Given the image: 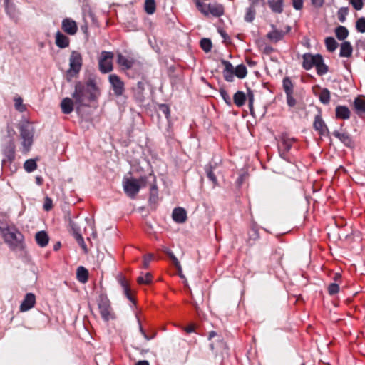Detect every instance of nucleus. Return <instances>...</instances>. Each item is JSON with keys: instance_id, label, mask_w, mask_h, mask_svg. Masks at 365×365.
Masks as SVG:
<instances>
[{"instance_id": "nucleus-1", "label": "nucleus", "mask_w": 365, "mask_h": 365, "mask_svg": "<svg viewBox=\"0 0 365 365\" xmlns=\"http://www.w3.org/2000/svg\"><path fill=\"white\" fill-rule=\"evenodd\" d=\"M101 95V90L94 77H90L85 81H77L75 83L72 98L78 109L83 107H91L97 103Z\"/></svg>"}, {"instance_id": "nucleus-2", "label": "nucleus", "mask_w": 365, "mask_h": 365, "mask_svg": "<svg viewBox=\"0 0 365 365\" xmlns=\"http://www.w3.org/2000/svg\"><path fill=\"white\" fill-rule=\"evenodd\" d=\"M0 232L11 250L25 252L24 236L15 226L0 227Z\"/></svg>"}, {"instance_id": "nucleus-3", "label": "nucleus", "mask_w": 365, "mask_h": 365, "mask_svg": "<svg viewBox=\"0 0 365 365\" xmlns=\"http://www.w3.org/2000/svg\"><path fill=\"white\" fill-rule=\"evenodd\" d=\"M148 177L144 175L139 178H127L123 180V187L125 193L130 198H134L141 187L147 185Z\"/></svg>"}, {"instance_id": "nucleus-4", "label": "nucleus", "mask_w": 365, "mask_h": 365, "mask_svg": "<svg viewBox=\"0 0 365 365\" xmlns=\"http://www.w3.org/2000/svg\"><path fill=\"white\" fill-rule=\"evenodd\" d=\"M221 63L224 66L222 75L224 79L227 82H232L234 81V76L239 78H244L247 74V70L244 64H240L235 68L232 64L225 59L221 60Z\"/></svg>"}, {"instance_id": "nucleus-5", "label": "nucleus", "mask_w": 365, "mask_h": 365, "mask_svg": "<svg viewBox=\"0 0 365 365\" xmlns=\"http://www.w3.org/2000/svg\"><path fill=\"white\" fill-rule=\"evenodd\" d=\"M18 128L21 140V152L23 153H27L31 150L34 143V129L29 123L20 124Z\"/></svg>"}, {"instance_id": "nucleus-6", "label": "nucleus", "mask_w": 365, "mask_h": 365, "mask_svg": "<svg viewBox=\"0 0 365 365\" xmlns=\"http://www.w3.org/2000/svg\"><path fill=\"white\" fill-rule=\"evenodd\" d=\"M297 141V139L291 136L287 133H282L279 136V145L278 150L281 158L285 160L290 162L289 157V152L294 146V144Z\"/></svg>"}, {"instance_id": "nucleus-7", "label": "nucleus", "mask_w": 365, "mask_h": 365, "mask_svg": "<svg viewBox=\"0 0 365 365\" xmlns=\"http://www.w3.org/2000/svg\"><path fill=\"white\" fill-rule=\"evenodd\" d=\"M195 5L197 9L206 16L209 14H212L215 17H220L225 14V8L223 5L218 3L209 4L206 5L201 1L196 0Z\"/></svg>"}, {"instance_id": "nucleus-8", "label": "nucleus", "mask_w": 365, "mask_h": 365, "mask_svg": "<svg viewBox=\"0 0 365 365\" xmlns=\"http://www.w3.org/2000/svg\"><path fill=\"white\" fill-rule=\"evenodd\" d=\"M98 307L102 319L105 322L115 319L110 302L105 294H101L98 300Z\"/></svg>"}, {"instance_id": "nucleus-9", "label": "nucleus", "mask_w": 365, "mask_h": 365, "mask_svg": "<svg viewBox=\"0 0 365 365\" xmlns=\"http://www.w3.org/2000/svg\"><path fill=\"white\" fill-rule=\"evenodd\" d=\"M207 339L210 341V349L215 354H222L225 350L228 349L226 342L222 336L215 331H211L208 333Z\"/></svg>"}, {"instance_id": "nucleus-10", "label": "nucleus", "mask_w": 365, "mask_h": 365, "mask_svg": "<svg viewBox=\"0 0 365 365\" xmlns=\"http://www.w3.org/2000/svg\"><path fill=\"white\" fill-rule=\"evenodd\" d=\"M83 66V56L78 51H72L69 57V68L67 75L71 77L76 76Z\"/></svg>"}, {"instance_id": "nucleus-11", "label": "nucleus", "mask_w": 365, "mask_h": 365, "mask_svg": "<svg viewBox=\"0 0 365 365\" xmlns=\"http://www.w3.org/2000/svg\"><path fill=\"white\" fill-rule=\"evenodd\" d=\"M114 55L111 51H103L98 58V69L102 73H108L113 71V59Z\"/></svg>"}, {"instance_id": "nucleus-12", "label": "nucleus", "mask_w": 365, "mask_h": 365, "mask_svg": "<svg viewBox=\"0 0 365 365\" xmlns=\"http://www.w3.org/2000/svg\"><path fill=\"white\" fill-rule=\"evenodd\" d=\"M282 88L286 94L287 103L289 107H294L297 101L294 97V83L291 78L286 76L282 80Z\"/></svg>"}, {"instance_id": "nucleus-13", "label": "nucleus", "mask_w": 365, "mask_h": 365, "mask_svg": "<svg viewBox=\"0 0 365 365\" xmlns=\"http://www.w3.org/2000/svg\"><path fill=\"white\" fill-rule=\"evenodd\" d=\"M108 81L115 96L119 97L124 94L125 88L123 81L117 74H110Z\"/></svg>"}, {"instance_id": "nucleus-14", "label": "nucleus", "mask_w": 365, "mask_h": 365, "mask_svg": "<svg viewBox=\"0 0 365 365\" xmlns=\"http://www.w3.org/2000/svg\"><path fill=\"white\" fill-rule=\"evenodd\" d=\"M2 153L4 158L2 160L4 165L11 164L15 159V144L14 139H9L2 148Z\"/></svg>"}, {"instance_id": "nucleus-15", "label": "nucleus", "mask_w": 365, "mask_h": 365, "mask_svg": "<svg viewBox=\"0 0 365 365\" xmlns=\"http://www.w3.org/2000/svg\"><path fill=\"white\" fill-rule=\"evenodd\" d=\"M319 53L312 54L311 53H306L302 55V68L307 71L316 67L318 61L322 58Z\"/></svg>"}, {"instance_id": "nucleus-16", "label": "nucleus", "mask_w": 365, "mask_h": 365, "mask_svg": "<svg viewBox=\"0 0 365 365\" xmlns=\"http://www.w3.org/2000/svg\"><path fill=\"white\" fill-rule=\"evenodd\" d=\"M314 129L318 133L319 135L325 136L329 133L328 127L322 119V115L319 113L314 117L313 123Z\"/></svg>"}, {"instance_id": "nucleus-17", "label": "nucleus", "mask_w": 365, "mask_h": 365, "mask_svg": "<svg viewBox=\"0 0 365 365\" xmlns=\"http://www.w3.org/2000/svg\"><path fill=\"white\" fill-rule=\"evenodd\" d=\"M272 30L267 34V38L272 42L277 43L282 39L286 34H288L291 31V27L287 26L286 31L277 29L274 25H272Z\"/></svg>"}, {"instance_id": "nucleus-18", "label": "nucleus", "mask_w": 365, "mask_h": 365, "mask_svg": "<svg viewBox=\"0 0 365 365\" xmlns=\"http://www.w3.org/2000/svg\"><path fill=\"white\" fill-rule=\"evenodd\" d=\"M62 30L70 36L75 35L78 31V26L76 22L71 18L66 17L62 20Z\"/></svg>"}, {"instance_id": "nucleus-19", "label": "nucleus", "mask_w": 365, "mask_h": 365, "mask_svg": "<svg viewBox=\"0 0 365 365\" xmlns=\"http://www.w3.org/2000/svg\"><path fill=\"white\" fill-rule=\"evenodd\" d=\"M117 280H118V282L121 286L123 293L125 295V297H127V299L128 300H130V302H134V298L131 293L130 284H129L128 281L127 280V279L123 274H119L117 277Z\"/></svg>"}, {"instance_id": "nucleus-20", "label": "nucleus", "mask_w": 365, "mask_h": 365, "mask_svg": "<svg viewBox=\"0 0 365 365\" xmlns=\"http://www.w3.org/2000/svg\"><path fill=\"white\" fill-rule=\"evenodd\" d=\"M36 304V296L33 293H27L20 305L21 312H26L33 308Z\"/></svg>"}, {"instance_id": "nucleus-21", "label": "nucleus", "mask_w": 365, "mask_h": 365, "mask_svg": "<svg viewBox=\"0 0 365 365\" xmlns=\"http://www.w3.org/2000/svg\"><path fill=\"white\" fill-rule=\"evenodd\" d=\"M353 106L356 114L361 118L362 115L365 113V96H357L354 101Z\"/></svg>"}, {"instance_id": "nucleus-22", "label": "nucleus", "mask_w": 365, "mask_h": 365, "mask_svg": "<svg viewBox=\"0 0 365 365\" xmlns=\"http://www.w3.org/2000/svg\"><path fill=\"white\" fill-rule=\"evenodd\" d=\"M117 63L122 70L127 71L133 66L135 60L133 58H127L122 53H118L117 56Z\"/></svg>"}, {"instance_id": "nucleus-23", "label": "nucleus", "mask_w": 365, "mask_h": 365, "mask_svg": "<svg viewBox=\"0 0 365 365\" xmlns=\"http://www.w3.org/2000/svg\"><path fill=\"white\" fill-rule=\"evenodd\" d=\"M172 217L177 223H184L187 218L186 210L182 207H175L173 210Z\"/></svg>"}, {"instance_id": "nucleus-24", "label": "nucleus", "mask_w": 365, "mask_h": 365, "mask_svg": "<svg viewBox=\"0 0 365 365\" xmlns=\"http://www.w3.org/2000/svg\"><path fill=\"white\" fill-rule=\"evenodd\" d=\"M332 134L346 147L353 146L354 142L352 138L348 133H340L338 130H334Z\"/></svg>"}, {"instance_id": "nucleus-25", "label": "nucleus", "mask_w": 365, "mask_h": 365, "mask_svg": "<svg viewBox=\"0 0 365 365\" xmlns=\"http://www.w3.org/2000/svg\"><path fill=\"white\" fill-rule=\"evenodd\" d=\"M55 43L60 48L68 47L70 44L69 38L61 31H57L55 35Z\"/></svg>"}, {"instance_id": "nucleus-26", "label": "nucleus", "mask_w": 365, "mask_h": 365, "mask_svg": "<svg viewBox=\"0 0 365 365\" xmlns=\"http://www.w3.org/2000/svg\"><path fill=\"white\" fill-rule=\"evenodd\" d=\"M75 104L74 100L66 97L64 98L61 102V108L62 113L64 114H70L73 110V106Z\"/></svg>"}, {"instance_id": "nucleus-27", "label": "nucleus", "mask_w": 365, "mask_h": 365, "mask_svg": "<svg viewBox=\"0 0 365 365\" xmlns=\"http://www.w3.org/2000/svg\"><path fill=\"white\" fill-rule=\"evenodd\" d=\"M350 110L345 106H337L335 110L336 118L338 119L347 120L350 118Z\"/></svg>"}, {"instance_id": "nucleus-28", "label": "nucleus", "mask_w": 365, "mask_h": 365, "mask_svg": "<svg viewBox=\"0 0 365 365\" xmlns=\"http://www.w3.org/2000/svg\"><path fill=\"white\" fill-rule=\"evenodd\" d=\"M267 4L274 13L282 14L284 11V0H268Z\"/></svg>"}, {"instance_id": "nucleus-29", "label": "nucleus", "mask_w": 365, "mask_h": 365, "mask_svg": "<svg viewBox=\"0 0 365 365\" xmlns=\"http://www.w3.org/2000/svg\"><path fill=\"white\" fill-rule=\"evenodd\" d=\"M36 243L41 247H46L49 242V237L45 231H39L35 236Z\"/></svg>"}, {"instance_id": "nucleus-30", "label": "nucleus", "mask_w": 365, "mask_h": 365, "mask_svg": "<svg viewBox=\"0 0 365 365\" xmlns=\"http://www.w3.org/2000/svg\"><path fill=\"white\" fill-rule=\"evenodd\" d=\"M353 52V48L350 42L344 41L340 46L339 56L341 57L349 58L351 56Z\"/></svg>"}, {"instance_id": "nucleus-31", "label": "nucleus", "mask_w": 365, "mask_h": 365, "mask_svg": "<svg viewBox=\"0 0 365 365\" xmlns=\"http://www.w3.org/2000/svg\"><path fill=\"white\" fill-rule=\"evenodd\" d=\"M214 168L215 167L210 163L205 166V170L207 178L212 182L213 187H215L218 185V181L216 175L213 172Z\"/></svg>"}, {"instance_id": "nucleus-32", "label": "nucleus", "mask_w": 365, "mask_h": 365, "mask_svg": "<svg viewBox=\"0 0 365 365\" xmlns=\"http://www.w3.org/2000/svg\"><path fill=\"white\" fill-rule=\"evenodd\" d=\"M88 271L84 267L80 266L76 270V278L78 282L86 283L88 280Z\"/></svg>"}, {"instance_id": "nucleus-33", "label": "nucleus", "mask_w": 365, "mask_h": 365, "mask_svg": "<svg viewBox=\"0 0 365 365\" xmlns=\"http://www.w3.org/2000/svg\"><path fill=\"white\" fill-rule=\"evenodd\" d=\"M246 95L243 91H237L233 96V102L237 107H242L246 102Z\"/></svg>"}, {"instance_id": "nucleus-34", "label": "nucleus", "mask_w": 365, "mask_h": 365, "mask_svg": "<svg viewBox=\"0 0 365 365\" xmlns=\"http://www.w3.org/2000/svg\"><path fill=\"white\" fill-rule=\"evenodd\" d=\"M318 97L322 103H323L324 105H327L330 102V91L327 88H322L318 95Z\"/></svg>"}, {"instance_id": "nucleus-35", "label": "nucleus", "mask_w": 365, "mask_h": 365, "mask_svg": "<svg viewBox=\"0 0 365 365\" xmlns=\"http://www.w3.org/2000/svg\"><path fill=\"white\" fill-rule=\"evenodd\" d=\"M153 182L150 187V197L149 200L152 202H155L158 198V190L156 184L155 177L153 176Z\"/></svg>"}, {"instance_id": "nucleus-36", "label": "nucleus", "mask_w": 365, "mask_h": 365, "mask_svg": "<svg viewBox=\"0 0 365 365\" xmlns=\"http://www.w3.org/2000/svg\"><path fill=\"white\" fill-rule=\"evenodd\" d=\"M335 35L339 41H344L349 35L348 29L344 26H339L335 29Z\"/></svg>"}, {"instance_id": "nucleus-37", "label": "nucleus", "mask_w": 365, "mask_h": 365, "mask_svg": "<svg viewBox=\"0 0 365 365\" xmlns=\"http://www.w3.org/2000/svg\"><path fill=\"white\" fill-rule=\"evenodd\" d=\"M317 73L319 76H323L329 71V67L324 63L323 57L320 58L316 66Z\"/></svg>"}, {"instance_id": "nucleus-38", "label": "nucleus", "mask_w": 365, "mask_h": 365, "mask_svg": "<svg viewBox=\"0 0 365 365\" xmlns=\"http://www.w3.org/2000/svg\"><path fill=\"white\" fill-rule=\"evenodd\" d=\"M153 275L150 272H147L145 274H141L138 278H137V282L139 284H150L153 282Z\"/></svg>"}, {"instance_id": "nucleus-39", "label": "nucleus", "mask_w": 365, "mask_h": 365, "mask_svg": "<svg viewBox=\"0 0 365 365\" xmlns=\"http://www.w3.org/2000/svg\"><path fill=\"white\" fill-rule=\"evenodd\" d=\"M256 9L255 6H250L247 8L244 19L245 21L251 23L255 18Z\"/></svg>"}, {"instance_id": "nucleus-40", "label": "nucleus", "mask_w": 365, "mask_h": 365, "mask_svg": "<svg viewBox=\"0 0 365 365\" xmlns=\"http://www.w3.org/2000/svg\"><path fill=\"white\" fill-rule=\"evenodd\" d=\"M145 11L148 14H153L156 10L155 0H145L144 4Z\"/></svg>"}, {"instance_id": "nucleus-41", "label": "nucleus", "mask_w": 365, "mask_h": 365, "mask_svg": "<svg viewBox=\"0 0 365 365\" xmlns=\"http://www.w3.org/2000/svg\"><path fill=\"white\" fill-rule=\"evenodd\" d=\"M324 43L327 51L329 52L334 51L338 46L337 42L333 37L326 38Z\"/></svg>"}, {"instance_id": "nucleus-42", "label": "nucleus", "mask_w": 365, "mask_h": 365, "mask_svg": "<svg viewBox=\"0 0 365 365\" xmlns=\"http://www.w3.org/2000/svg\"><path fill=\"white\" fill-rule=\"evenodd\" d=\"M25 170L28 173H31L37 168V164L36 160L29 159L26 160L24 164Z\"/></svg>"}, {"instance_id": "nucleus-43", "label": "nucleus", "mask_w": 365, "mask_h": 365, "mask_svg": "<svg viewBox=\"0 0 365 365\" xmlns=\"http://www.w3.org/2000/svg\"><path fill=\"white\" fill-rule=\"evenodd\" d=\"M200 46L205 53L210 52L212 48V44L210 39L205 38L201 39Z\"/></svg>"}, {"instance_id": "nucleus-44", "label": "nucleus", "mask_w": 365, "mask_h": 365, "mask_svg": "<svg viewBox=\"0 0 365 365\" xmlns=\"http://www.w3.org/2000/svg\"><path fill=\"white\" fill-rule=\"evenodd\" d=\"M220 94L226 104L229 106H232V99L228 94L227 91L224 88H220L219 89Z\"/></svg>"}, {"instance_id": "nucleus-45", "label": "nucleus", "mask_w": 365, "mask_h": 365, "mask_svg": "<svg viewBox=\"0 0 365 365\" xmlns=\"http://www.w3.org/2000/svg\"><path fill=\"white\" fill-rule=\"evenodd\" d=\"M73 237L76 240L78 245L82 248L84 253H86V254L88 253V248H87L86 244L84 242V239H83L82 235L78 234V235H76V236H74Z\"/></svg>"}, {"instance_id": "nucleus-46", "label": "nucleus", "mask_w": 365, "mask_h": 365, "mask_svg": "<svg viewBox=\"0 0 365 365\" xmlns=\"http://www.w3.org/2000/svg\"><path fill=\"white\" fill-rule=\"evenodd\" d=\"M356 29L358 32L365 33V17H360L356 20Z\"/></svg>"}, {"instance_id": "nucleus-47", "label": "nucleus", "mask_w": 365, "mask_h": 365, "mask_svg": "<svg viewBox=\"0 0 365 365\" xmlns=\"http://www.w3.org/2000/svg\"><path fill=\"white\" fill-rule=\"evenodd\" d=\"M68 225L71 228V234L73 237L76 236V235L81 234L80 227L71 219H69Z\"/></svg>"}, {"instance_id": "nucleus-48", "label": "nucleus", "mask_w": 365, "mask_h": 365, "mask_svg": "<svg viewBox=\"0 0 365 365\" xmlns=\"http://www.w3.org/2000/svg\"><path fill=\"white\" fill-rule=\"evenodd\" d=\"M349 9L347 7H341L338 11V19L341 22H344L346 20V16L348 15Z\"/></svg>"}, {"instance_id": "nucleus-49", "label": "nucleus", "mask_w": 365, "mask_h": 365, "mask_svg": "<svg viewBox=\"0 0 365 365\" xmlns=\"http://www.w3.org/2000/svg\"><path fill=\"white\" fill-rule=\"evenodd\" d=\"M339 289V285L337 283H331L327 287L328 293L331 296L337 294Z\"/></svg>"}, {"instance_id": "nucleus-50", "label": "nucleus", "mask_w": 365, "mask_h": 365, "mask_svg": "<svg viewBox=\"0 0 365 365\" xmlns=\"http://www.w3.org/2000/svg\"><path fill=\"white\" fill-rule=\"evenodd\" d=\"M153 258L154 255L151 253L144 255L143 259V268L148 269L150 262L153 259Z\"/></svg>"}, {"instance_id": "nucleus-51", "label": "nucleus", "mask_w": 365, "mask_h": 365, "mask_svg": "<svg viewBox=\"0 0 365 365\" xmlns=\"http://www.w3.org/2000/svg\"><path fill=\"white\" fill-rule=\"evenodd\" d=\"M364 2V0H349V4L356 11H359L363 9Z\"/></svg>"}, {"instance_id": "nucleus-52", "label": "nucleus", "mask_w": 365, "mask_h": 365, "mask_svg": "<svg viewBox=\"0 0 365 365\" xmlns=\"http://www.w3.org/2000/svg\"><path fill=\"white\" fill-rule=\"evenodd\" d=\"M136 317H137V320H138V326H139V331L141 333V334L143 336L145 339L147 341H149V340L153 339L155 337V334L151 336H148L146 334L145 331L143 328L140 318L138 317V315H136Z\"/></svg>"}, {"instance_id": "nucleus-53", "label": "nucleus", "mask_w": 365, "mask_h": 365, "mask_svg": "<svg viewBox=\"0 0 365 365\" xmlns=\"http://www.w3.org/2000/svg\"><path fill=\"white\" fill-rule=\"evenodd\" d=\"M160 110L165 115V118L168 119L170 116V110L168 105L160 104L159 106Z\"/></svg>"}, {"instance_id": "nucleus-54", "label": "nucleus", "mask_w": 365, "mask_h": 365, "mask_svg": "<svg viewBox=\"0 0 365 365\" xmlns=\"http://www.w3.org/2000/svg\"><path fill=\"white\" fill-rule=\"evenodd\" d=\"M304 0H292V6L296 10H301L303 8Z\"/></svg>"}, {"instance_id": "nucleus-55", "label": "nucleus", "mask_w": 365, "mask_h": 365, "mask_svg": "<svg viewBox=\"0 0 365 365\" xmlns=\"http://www.w3.org/2000/svg\"><path fill=\"white\" fill-rule=\"evenodd\" d=\"M15 107L18 110L22 111L24 110L22 102L23 100L21 98L19 97L17 98H15Z\"/></svg>"}, {"instance_id": "nucleus-56", "label": "nucleus", "mask_w": 365, "mask_h": 365, "mask_svg": "<svg viewBox=\"0 0 365 365\" xmlns=\"http://www.w3.org/2000/svg\"><path fill=\"white\" fill-rule=\"evenodd\" d=\"M43 208L46 211H48L50 210L51 208H52V200L51 199H50L49 197H46V200H45V202H44V205H43Z\"/></svg>"}, {"instance_id": "nucleus-57", "label": "nucleus", "mask_w": 365, "mask_h": 365, "mask_svg": "<svg viewBox=\"0 0 365 365\" xmlns=\"http://www.w3.org/2000/svg\"><path fill=\"white\" fill-rule=\"evenodd\" d=\"M182 329H183V330L186 333L190 334V333H192V332H195V325L194 324H189L187 327H183Z\"/></svg>"}, {"instance_id": "nucleus-58", "label": "nucleus", "mask_w": 365, "mask_h": 365, "mask_svg": "<svg viewBox=\"0 0 365 365\" xmlns=\"http://www.w3.org/2000/svg\"><path fill=\"white\" fill-rule=\"evenodd\" d=\"M312 5L316 8L322 7L324 4V0H311Z\"/></svg>"}, {"instance_id": "nucleus-59", "label": "nucleus", "mask_w": 365, "mask_h": 365, "mask_svg": "<svg viewBox=\"0 0 365 365\" xmlns=\"http://www.w3.org/2000/svg\"><path fill=\"white\" fill-rule=\"evenodd\" d=\"M248 101H249V108H250V110L252 111V108H253L254 95L251 91L248 93Z\"/></svg>"}, {"instance_id": "nucleus-60", "label": "nucleus", "mask_w": 365, "mask_h": 365, "mask_svg": "<svg viewBox=\"0 0 365 365\" xmlns=\"http://www.w3.org/2000/svg\"><path fill=\"white\" fill-rule=\"evenodd\" d=\"M172 262H173L174 266L177 268V269L178 271H181L182 268H181V266H180V262L178 261V259H177L176 257H173Z\"/></svg>"}, {"instance_id": "nucleus-61", "label": "nucleus", "mask_w": 365, "mask_h": 365, "mask_svg": "<svg viewBox=\"0 0 365 365\" xmlns=\"http://www.w3.org/2000/svg\"><path fill=\"white\" fill-rule=\"evenodd\" d=\"M7 132L8 135L10 137V139H13V135L15 133L14 130L11 126H7Z\"/></svg>"}, {"instance_id": "nucleus-62", "label": "nucleus", "mask_w": 365, "mask_h": 365, "mask_svg": "<svg viewBox=\"0 0 365 365\" xmlns=\"http://www.w3.org/2000/svg\"><path fill=\"white\" fill-rule=\"evenodd\" d=\"M341 279V274L339 272H336L334 274L333 280L335 282H340Z\"/></svg>"}, {"instance_id": "nucleus-63", "label": "nucleus", "mask_w": 365, "mask_h": 365, "mask_svg": "<svg viewBox=\"0 0 365 365\" xmlns=\"http://www.w3.org/2000/svg\"><path fill=\"white\" fill-rule=\"evenodd\" d=\"M164 252L168 255L171 260L173 259V257H175L173 252L168 249H166Z\"/></svg>"}, {"instance_id": "nucleus-64", "label": "nucleus", "mask_w": 365, "mask_h": 365, "mask_svg": "<svg viewBox=\"0 0 365 365\" xmlns=\"http://www.w3.org/2000/svg\"><path fill=\"white\" fill-rule=\"evenodd\" d=\"M219 32H220V34L221 36H222L225 40H226V39L229 38V36H228L227 34L224 30H220V31H219Z\"/></svg>"}]
</instances>
